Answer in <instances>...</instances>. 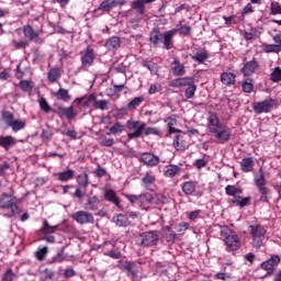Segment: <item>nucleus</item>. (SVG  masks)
Listing matches in <instances>:
<instances>
[{"label":"nucleus","mask_w":281,"mask_h":281,"mask_svg":"<svg viewBox=\"0 0 281 281\" xmlns=\"http://www.w3.org/2000/svg\"><path fill=\"white\" fill-rule=\"evenodd\" d=\"M57 100H63V102H69L71 100V97L69 95V90L65 88H59V90L56 93Z\"/></svg>","instance_id":"ea45409f"},{"label":"nucleus","mask_w":281,"mask_h":281,"mask_svg":"<svg viewBox=\"0 0 281 281\" xmlns=\"http://www.w3.org/2000/svg\"><path fill=\"white\" fill-rule=\"evenodd\" d=\"M13 46L15 47V49H25V47H27V45H30V43L27 41H16L13 40L12 41Z\"/></svg>","instance_id":"680f3d73"},{"label":"nucleus","mask_w":281,"mask_h":281,"mask_svg":"<svg viewBox=\"0 0 281 281\" xmlns=\"http://www.w3.org/2000/svg\"><path fill=\"white\" fill-rule=\"evenodd\" d=\"M2 119L14 133H19V131L25 128V121L14 120V114L10 111L2 112Z\"/></svg>","instance_id":"4468645a"},{"label":"nucleus","mask_w":281,"mask_h":281,"mask_svg":"<svg viewBox=\"0 0 281 281\" xmlns=\"http://www.w3.org/2000/svg\"><path fill=\"white\" fill-rule=\"evenodd\" d=\"M270 14L273 16L281 14V5L278 1H272L270 4Z\"/></svg>","instance_id":"5fc2aeb1"},{"label":"nucleus","mask_w":281,"mask_h":281,"mask_svg":"<svg viewBox=\"0 0 281 281\" xmlns=\"http://www.w3.org/2000/svg\"><path fill=\"white\" fill-rule=\"evenodd\" d=\"M220 235L222 240L226 245V251H238L240 248V237L237 234H234V231L228 226H221Z\"/></svg>","instance_id":"20e7f679"},{"label":"nucleus","mask_w":281,"mask_h":281,"mask_svg":"<svg viewBox=\"0 0 281 281\" xmlns=\"http://www.w3.org/2000/svg\"><path fill=\"white\" fill-rule=\"evenodd\" d=\"M22 32L24 38L30 43H35L36 45H43V43H45V40L41 37V34H43V29L34 30L32 25L26 24L22 27Z\"/></svg>","instance_id":"6e6552de"},{"label":"nucleus","mask_w":281,"mask_h":281,"mask_svg":"<svg viewBox=\"0 0 281 281\" xmlns=\"http://www.w3.org/2000/svg\"><path fill=\"white\" fill-rule=\"evenodd\" d=\"M112 221L117 227H128L131 225V221H128V217L124 214L113 216Z\"/></svg>","instance_id":"c85d7f7f"},{"label":"nucleus","mask_w":281,"mask_h":281,"mask_svg":"<svg viewBox=\"0 0 281 281\" xmlns=\"http://www.w3.org/2000/svg\"><path fill=\"white\" fill-rule=\"evenodd\" d=\"M74 175H75L74 169H68L66 171L55 173V177L57 178V181L65 182V181H71V179H74Z\"/></svg>","instance_id":"72a5a7b5"},{"label":"nucleus","mask_w":281,"mask_h":281,"mask_svg":"<svg viewBox=\"0 0 281 281\" xmlns=\"http://www.w3.org/2000/svg\"><path fill=\"white\" fill-rule=\"evenodd\" d=\"M207 126L217 142L226 143L232 139V128L227 124L221 122V117L214 112L209 113Z\"/></svg>","instance_id":"f257e3e1"},{"label":"nucleus","mask_w":281,"mask_h":281,"mask_svg":"<svg viewBox=\"0 0 281 281\" xmlns=\"http://www.w3.org/2000/svg\"><path fill=\"white\" fill-rule=\"evenodd\" d=\"M59 78H60V68L58 67H53L47 72L48 82H52V83L57 82Z\"/></svg>","instance_id":"c9c22d12"},{"label":"nucleus","mask_w":281,"mask_h":281,"mask_svg":"<svg viewBox=\"0 0 281 281\" xmlns=\"http://www.w3.org/2000/svg\"><path fill=\"white\" fill-rule=\"evenodd\" d=\"M176 229L179 233L186 232L187 229H190V224L188 222H181L180 224H178V227Z\"/></svg>","instance_id":"774afa93"},{"label":"nucleus","mask_w":281,"mask_h":281,"mask_svg":"<svg viewBox=\"0 0 281 281\" xmlns=\"http://www.w3.org/2000/svg\"><path fill=\"white\" fill-rule=\"evenodd\" d=\"M270 80L272 82H281V68L276 67L270 74Z\"/></svg>","instance_id":"603ef678"},{"label":"nucleus","mask_w":281,"mask_h":281,"mask_svg":"<svg viewBox=\"0 0 281 281\" xmlns=\"http://www.w3.org/2000/svg\"><path fill=\"white\" fill-rule=\"evenodd\" d=\"M122 45V40L117 36H113L105 43V47L108 49H120V46Z\"/></svg>","instance_id":"e433bc0d"},{"label":"nucleus","mask_w":281,"mask_h":281,"mask_svg":"<svg viewBox=\"0 0 281 281\" xmlns=\"http://www.w3.org/2000/svg\"><path fill=\"white\" fill-rule=\"evenodd\" d=\"M15 279H16V273H14V270L12 269H8L2 276V281H14Z\"/></svg>","instance_id":"6e6d98bb"},{"label":"nucleus","mask_w":281,"mask_h":281,"mask_svg":"<svg viewBox=\"0 0 281 281\" xmlns=\"http://www.w3.org/2000/svg\"><path fill=\"white\" fill-rule=\"evenodd\" d=\"M175 34H177V29L167 31L162 34V43L165 49H172V47H175V44H172V38H175Z\"/></svg>","instance_id":"b1692460"},{"label":"nucleus","mask_w":281,"mask_h":281,"mask_svg":"<svg viewBox=\"0 0 281 281\" xmlns=\"http://www.w3.org/2000/svg\"><path fill=\"white\" fill-rule=\"evenodd\" d=\"M71 218L79 223V225H86L89 223H94L95 218H93V214L86 211H78L71 215Z\"/></svg>","instance_id":"dca6fc26"},{"label":"nucleus","mask_w":281,"mask_h":281,"mask_svg":"<svg viewBox=\"0 0 281 281\" xmlns=\"http://www.w3.org/2000/svg\"><path fill=\"white\" fill-rule=\"evenodd\" d=\"M121 269L126 272L127 278L132 281H139V270L142 269L137 261H124Z\"/></svg>","instance_id":"ddd939ff"},{"label":"nucleus","mask_w":281,"mask_h":281,"mask_svg":"<svg viewBox=\"0 0 281 281\" xmlns=\"http://www.w3.org/2000/svg\"><path fill=\"white\" fill-rule=\"evenodd\" d=\"M58 227H59L58 225L52 226V225H49V222L44 221L42 232L45 235H47V234H56V231L58 229Z\"/></svg>","instance_id":"37998d69"},{"label":"nucleus","mask_w":281,"mask_h":281,"mask_svg":"<svg viewBox=\"0 0 281 281\" xmlns=\"http://www.w3.org/2000/svg\"><path fill=\"white\" fill-rule=\"evenodd\" d=\"M100 144L101 146H105V148H111V146L115 144V139L106 138V136H100Z\"/></svg>","instance_id":"13d9d810"},{"label":"nucleus","mask_w":281,"mask_h":281,"mask_svg":"<svg viewBox=\"0 0 281 281\" xmlns=\"http://www.w3.org/2000/svg\"><path fill=\"white\" fill-rule=\"evenodd\" d=\"M77 183L81 188H87L89 186V175L87 172H83L82 175H79L77 177Z\"/></svg>","instance_id":"09e8293b"},{"label":"nucleus","mask_w":281,"mask_h":281,"mask_svg":"<svg viewBox=\"0 0 281 281\" xmlns=\"http://www.w3.org/2000/svg\"><path fill=\"white\" fill-rule=\"evenodd\" d=\"M77 106H82L83 109H89V106H94L95 104V94H90L89 97H81L75 100Z\"/></svg>","instance_id":"4be33fe9"},{"label":"nucleus","mask_w":281,"mask_h":281,"mask_svg":"<svg viewBox=\"0 0 281 281\" xmlns=\"http://www.w3.org/2000/svg\"><path fill=\"white\" fill-rule=\"evenodd\" d=\"M159 91H161V85H151L149 87L148 93L153 95L155 93H159Z\"/></svg>","instance_id":"338daca9"},{"label":"nucleus","mask_w":281,"mask_h":281,"mask_svg":"<svg viewBox=\"0 0 281 281\" xmlns=\"http://www.w3.org/2000/svg\"><path fill=\"white\" fill-rule=\"evenodd\" d=\"M249 233L252 239V246L256 249H260L262 247L265 236H267V228L260 224L249 225Z\"/></svg>","instance_id":"0eeeda50"},{"label":"nucleus","mask_w":281,"mask_h":281,"mask_svg":"<svg viewBox=\"0 0 281 281\" xmlns=\"http://www.w3.org/2000/svg\"><path fill=\"white\" fill-rule=\"evenodd\" d=\"M47 251H48V248L47 247H44V248H41L40 250H37L35 252V258L40 261H43L45 260V257L47 256Z\"/></svg>","instance_id":"bf43d9fd"},{"label":"nucleus","mask_w":281,"mask_h":281,"mask_svg":"<svg viewBox=\"0 0 281 281\" xmlns=\"http://www.w3.org/2000/svg\"><path fill=\"white\" fill-rule=\"evenodd\" d=\"M225 193L227 196H236V194H243V189L228 184L225 187Z\"/></svg>","instance_id":"a19ab883"},{"label":"nucleus","mask_w":281,"mask_h":281,"mask_svg":"<svg viewBox=\"0 0 281 281\" xmlns=\"http://www.w3.org/2000/svg\"><path fill=\"white\" fill-rule=\"evenodd\" d=\"M14 193H2L0 196V210H10L7 216L12 218L19 212V204Z\"/></svg>","instance_id":"423d86ee"},{"label":"nucleus","mask_w":281,"mask_h":281,"mask_svg":"<svg viewBox=\"0 0 281 281\" xmlns=\"http://www.w3.org/2000/svg\"><path fill=\"white\" fill-rule=\"evenodd\" d=\"M194 168L201 170V168H205L207 166V160L205 158L196 159L193 164Z\"/></svg>","instance_id":"69168bd1"},{"label":"nucleus","mask_w":281,"mask_h":281,"mask_svg":"<svg viewBox=\"0 0 281 281\" xmlns=\"http://www.w3.org/2000/svg\"><path fill=\"white\" fill-rule=\"evenodd\" d=\"M159 243V235L157 231H149L143 233L136 240L138 247H155Z\"/></svg>","instance_id":"9b49d317"},{"label":"nucleus","mask_w":281,"mask_h":281,"mask_svg":"<svg viewBox=\"0 0 281 281\" xmlns=\"http://www.w3.org/2000/svg\"><path fill=\"white\" fill-rule=\"evenodd\" d=\"M165 239L167 243H175V240H177V232L170 231L169 233H166Z\"/></svg>","instance_id":"0e129e2a"},{"label":"nucleus","mask_w":281,"mask_h":281,"mask_svg":"<svg viewBox=\"0 0 281 281\" xmlns=\"http://www.w3.org/2000/svg\"><path fill=\"white\" fill-rule=\"evenodd\" d=\"M192 142V135L188 133L180 132L173 137L172 146L179 153H186L188 148H190V144Z\"/></svg>","instance_id":"9d476101"},{"label":"nucleus","mask_w":281,"mask_h":281,"mask_svg":"<svg viewBox=\"0 0 281 281\" xmlns=\"http://www.w3.org/2000/svg\"><path fill=\"white\" fill-rule=\"evenodd\" d=\"M182 192L190 196L196 192V182L194 181H186L181 184Z\"/></svg>","instance_id":"c756f323"},{"label":"nucleus","mask_w":281,"mask_h":281,"mask_svg":"<svg viewBox=\"0 0 281 281\" xmlns=\"http://www.w3.org/2000/svg\"><path fill=\"white\" fill-rule=\"evenodd\" d=\"M124 0H104L100 3L98 10L101 12H111L112 8H117V5H125Z\"/></svg>","instance_id":"6ab92c4d"},{"label":"nucleus","mask_w":281,"mask_h":281,"mask_svg":"<svg viewBox=\"0 0 281 281\" xmlns=\"http://www.w3.org/2000/svg\"><path fill=\"white\" fill-rule=\"evenodd\" d=\"M53 113H56L59 117H66L67 120H74L78 116V112H76L74 105H70L69 108L59 105L56 110H53Z\"/></svg>","instance_id":"f3484780"},{"label":"nucleus","mask_w":281,"mask_h":281,"mask_svg":"<svg viewBox=\"0 0 281 281\" xmlns=\"http://www.w3.org/2000/svg\"><path fill=\"white\" fill-rule=\"evenodd\" d=\"M280 262V256L273 255L270 259L260 263V269L267 271L266 276H273V271H276V267H278Z\"/></svg>","instance_id":"2eb2a0df"},{"label":"nucleus","mask_w":281,"mask_h":281,"mask_svg":"<svg viewBox=\"0 0 281 281\" xmlns=\"http://www.w3.org/2000/svg\"><path fill=\"white\" fill-rule=\"evenodd\" d=\"M121 133H124V125L116 122L112 127H110V133H108V135H120Z\"/></svg>","instance_id":"a18cd8bd"},{"label":"nucleus","mask_w":281,"mask_h":281,"mask_svg":"<svg viewBox=\"0 0 281 281\" xmlns=\"http://www.w3.org/2000/svg\"><path fill=\"white\" fill-rule=\"evenodd\" d=\"M258 67H260V64H258V60L254 58L244 65V67L241 68V74L246 78H248L249 76H254V74H256V70L258 69Z\"/></svg>","instance_id":"412c9836"},{"label":"nucleus","mask_w":281,"mask_h":281,"mask_svg":"<svg viewBox=\"0 0 281 281\" xmlns=\"http://www.w3.org/2000/svg\"><path fill=\"white\" fill-rule=\"evenodd\" d=\"M155 181H157V178L155 177V175H153V172H147L143 178H142V183H144V186H146V188L154 186Z\"/></svg>","instance_id":"58836bf2"},{"label":"nucleus","mask_w":281,"mask_h":281,"mask_svg":"<svg viewBox=\"0 0 281 281\" xmlns=\"http://www.w3.org/2000/svg\"><path fill=\"white\" fill-rule=\"evenodd\" d=\"M144 135L148 136V135H159L160 131L157 127H145V130H143Z\"/></svg>","instance_id":"e2e57ef3"},{"label":"nucleus","mask_w":281,"mask_h":281,"mask_svg":"<svg viewBox=\"0 0 281 281\" xmlns=\"http://www.w3.org/2000/svg\"><path fill=\"white\" fill-rule=\"evenodd\" d=\"M65 260H67V256H65V247H63L56 256H54L50 259L52 263H60V262H65Z\"/></svg>","instance_id":"79ce46f5"},{"label":"nucleus","mask_w":281,"mask_h":281,"mask_svg":"<svg viewBox=\"0 0 281 281\" xmlns=\"http://www.w3.org/2000/svg\"><path fill=\"white\" fill-rule=\"evenodd\" d=\"M191 58L192 60H195V63L203 65V63L210 58V53H207L206 49H203L201 53H196L195 55L191 56Z\"/></svg>","instance_id":"4c0bfd02"},{"label":"nucleus","mask_w":281,"mask_h":281,"mask_svg":"<svg viewBox=\"0 0 281 281\" xmlns=\"http://www.w3.org/2000/svg\"><path fill=\"white\" fill-rule=\"evenodd\" d=\"M220 80L224 87H234L236 85V74L224 71L221 74Z\"/></svg>","instance_id":"5701e85b"},{"label":"nucleus","mask_w":281,"mask_h":281,"mask_svg":"<svg viewBox=\"0 0 281 281\" xmlns=\"http://www.w3.org/2000/svg\"><path fill=\"white\" fill-rule=\"evenodd\" d=\"M16 144V139L12 136H0V146L1 148H4L5 150H10L12 146Z\"/></svg>","instance_id":"2f4dec72"},{"label":"nucleus","mask_w":281,"mask_h":281,"mask_svg":"<svg viewBox=\"0 0 281 281\" xmlns=\"http://www.w3.org/2000/svg\"><path fill=\"white\" fill-rule=\"evenodd\" d=\"M100 207V198L93 195L90 196L85 204V210H89L90 212H95Z\"/></svg>","instance_id":"cd10ccee"},{"label":"nucleus","mask_w":281,"mask_h":281,"mask_svg":"<svg viewBox=\"0 0 281 281\" xmlns=\"http://www.w3.org/2000/svg\"><path fill=\"white\" fill-rule=\"evenodd\" d=\"M104 199H105L109 203H113V204H114L115 206H117L119 209L122 207V200H120V198L117 196V194H116L112 189L105 190Z\"/></svg>","instance_id":"393cba45"},{"label":"nucleus","mask_w":281,"mask_h":281,"mask_svg":"<svg viewBox=\"0 0 281 281\" xmlns=\"http://www.w3.org/2000/svg\"><path fill=\"white\" fill-rule=\"evenodd\" d=\"M143 102H144V97H136V98H134V99L127 104L128 111H135V109H137V106H139V104H142Z\"/></svg>","instance_id":"de8ad7c7"},{"label":"nucleus","mask_w":281,"mask_h":281,"mask_svg":"<svg viewBox=\"0 0 281 281\" xmlns=\"http://www.w3.org/2000/svg\"><path fill=\"white\" fill-rule=\"evenodd\" d=\"M95 60V50L91 46L86 48V53L81 57L82 67H91Z\"/></svg>","instance_id":"aec40b11"},{"label":"nucleus","mask_w":281,"mask_h":281,"mask_svg":"<svg viewBox=\"0 0 281 281\" xmlns=\"http://www.w3.org/2000/svg\"><path fill=\"white\" fill-rule=\"evenodd\" d=\"M54 279V271L49 269H45L40 273V280L41 281H49Z\"/></svg>","instance_id":"864d4df0"},{"label":"nucleus","mask_w":281,"mask_h":281,"mask_svg":"<svg viewBox=\"0 0 281 281\" xmlns=\"http://www.w3.org/2000/svg\"><path fill=\"white\" fill-rule=\"evenodd\" d=\"M93 108L97 110H100V111H106V109H109V101L108 100H98L95 97Z\"/></svg>","instance_id":"c03bdc74"},{"label":"nucleus","mask_w":281,"mask_h":281,"mask_svg":"<svg viewBox=\"0 0 281 281\" xmlns=\"http://www.w3.org/2000/svg\"><path fill=\"white\" fill-rule=\"evenodd\" d=\"M138 161L145 166H149V168H154L155 166H159V156H155L153 153H143Z\"/></svg>","instance_id":"a211bd4d"},{"label":"nucleus","mask_w":281,"mask_h":281,"mask_svg":"<svg viewBox=\"0 0 281 281\" xmlns=\"http://www.w3.org/2000/svg\"><path fill=\"white\" fill-rule=\"evenodd\" d=\"M20 88L22 91H32V89H34V82L30 80H22L20 81Z\"/></svg>","instance_id":"4d7b16f0"},{"label":"nucleus","mask_w":281,"mask_h":281,"mask_svg":"<svg viewBox=\"0 0 281 281\" xmlns=\"http://www.w3.org/2000/svg\"><path fill=\"white\" fill-rule=\"evenodd\" d=\"M241 172H254V158L246 157L239 162Z\"/></svg>","instance_id":"a878e982"},{"label":"nucleus","mask_w":281,"mask_h":281,"mask_svg":"<svg viewBox=\"0 0 281 281\" xmlns=\"http://www.w3.org/2000/svg\"><path fill=\"white\" fill-rule=\"evenodd\" d=\"M169 87H172L173 89H183L184 90V97L187 100H192L196 93V81L194 77H180L177 79H172L169 81Z\"/></svg>","instance_id":"7ed1b4c3"},{"label":"nucleus","mask_w":281,"mask_h":281,"mask_svg":"<svg viewBox=\"0 0 281 281\" xmlns=\"http://www.w3.org/2000/svg\"><path fill=\"white\" fill-rule=\"evenodd\" d=\"M126 127L128 131H134L133 133L127 134L128 139H137L144 135V130L146 128V123L142 121L128 120L126 122Z\"/></svg>","instance_id":"f8f14e48"},{"label":"nucleus","mask_w":281,"mask_h":281,"mask_svg":"<svg viewBox=\"0 0 281 281\" xmlns=\"http://www.w3.org/2000/svg\"><path fill=\"white\" fill-rule=\"evenodd\" d=\"M162 38L164 34L161 33V31H159L158 27L153 29L149 36V42L151 43V45H155V47H157Z\"/></svg>","instance_id":"bb28decb"},{"label":"nucleus","mask_w":281,"mask_h":281,"mask_svg":"<svg viewBox=\"0 0 281 281\" xmlns=\"http://www.w3.org/2000/svg\"><path fill=\"white\" fill-rule=\"evenodd\" d=\"M181 36H190L192 34V27L189 25H182L180 29L177 30Z\"/></svg>","instance_id":"052dcab7"},{"label":"nucleus","mask_w":281,"mask_h":281,"mask_svg":"<svg viewBox=\"0 0 281 281\" xmlns=\"http://www.w3.org/2000/svg\"><path fill=\"white\" fill-rule=\"evenodd\" d=\"M172 65H175L172 68L173 76H186V66L181 64L179 58H175Z\"/></svg>","instance_id":"7c9ffc66"},{"label":"nucleus","mask_w":281,"mask_h":281,"mask_svg":"<svg viewBox=\"0 0 281 281\" xmlns=\"http://www.w3.org/2000/svg\"><path fill=\"white\" fill-rule=\"evenodd\" d=\"M125 199L130 201L133 205L135 203L142 207V210H145L148 212L150 210V205H161L164 201L161 200V195L157 193H142L138 195L135 194H126Z\"/></svg>","instance_id":"f03ea898"},{"label":"nucleus","mask_w":281,"mask_h":281,"mask_svg":"<svg viewBox=\"0 0 281 281\" xmlns=\"http://www.w3.org/2000/svg\"><path fill=\"white\" fill-rule=\"evenodd\" d=\"M255 186L261 194L259 201L261 203H269L271 200V190L267 188V178L265 177V171L262 168L259 169V173L255 176Z\"/></svg>","instance_id":"39448f33"},{"label":"nucleus","mask_w":281,"mask_h":281,"mask_svg":"<svg viewBox=\"0 0 281 281\" xmlns=\"http://www.w3.org/2000/svg\"><path fill=\"white\" fill-rule=\"evenodd\" d=\"M276 106H278V100L271 98L252 103V110L255 113H257V115H262V113H271Z\"/></svg>","instance_id":"1a4fd4ad"},{"label":"nucleus","mask_w":281,"mask_h":281,"mask_svg":"<svg viewBox=\"0 0 281 281\" xmlns=\"http://www.w3.org/2000/svg\"><path fill=\"white\" fill-rule=\"evenodd\" d=\"M132 10H135L136 14H146V2L145 0H135L132 3Z\"/></svg>","instance_id":"f704fd0d"},{"label":"nucleus","mask_w":281,"mask_h":281,"mask_svg":"<svg viewBox=\"0 0 281 281\" xmlns=\"http://www.w3.org/2000/svg\"><path fill=\"white\" fill-rule=\"evenodd\" d=\"M263 52L266 54H278L281 52V48L277 46L276 44H267L263 47Z\"/></svg>","instance_id":"3c124183"},{"label":"nucleus","mask_w":281,"mask_h":281,"mask_svg":"<svg viewBox=\"0 0 281 281\" xmlns=\"http://www.w3.org/2000/svg\"><path fill=\"white\" fill-rule=\"evenodd\" d=\"M38 104H40V109L44 111V113H52V111H54L49 105V103L47 102V99L43 97L38 100Z\"/></svg>","instance_id":"8fccbe9b"},{"label":"nucleus","mask_w":281,"mask_h":281,"mask_svg":"<svg viewBox=\"0 0 281 281\" xmlns=\"http://www.w3.org/2000/svg\"><path fill=\"white\" fill-rule=\"evenodd\" d=\"M241 88L244 93H251L254 91V80L252 79H246L241 81Z\"/></svg>","instance_id":"49530a36"},{"label":"nucleus","mask_w":281,"mask_h":281,"mask_svg":"<svg viewBox=\"0 0 281 281\" xmlns=\"http://www.w3.org/2000/svg\"><path fill=\"white\" fill-rule=\"evenodd\" d=\"M179 172H181V167L177 165H169L165 167L164 175L165 177H169L170 179H172V177H177Z\"/></svg>","instance_id":"473e14b6"}]
</instances>
